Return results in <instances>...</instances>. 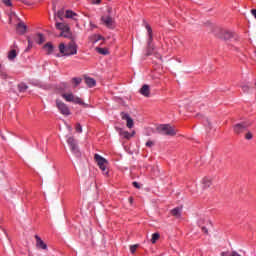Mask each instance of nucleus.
<instances>
[{
	"instance_id": "nucleus-29",
	"label": "nucleus",
	"mask_w": 256,
	"mask_h": 256,
	"mask_svg": "<svg viewBox=\"0 0 256 256\" xmlns=\"http://www.w3.org/2000/svg\"><path fill=\"white\" fill-rule=\"evenodd\" d=\"M81 78H73L72 83H74V87H77L78 85H81Z\"/></svg>"
},
{
	"instance_id": "nucleus-43",
	"label": "nucleus",
	"mask_w": 256,
	"mask_h": 256,
	"mask_svg": "<svg viewBox=\"0 0 256 256\" xmlns=\"http://www.w3.org/2000/svg\"><path fill=\"white\" fill-rule=\"evenodd\" d=\"M18 1H20V3H24V5H27V1L25 0H18Z\"/></svg>"
},
{
	"instance_id": "nucleus-46",
	"label": "nucleus",
	"mask_w": 256,
	"mask_h": 256,
	"mask_svg": "<svg viewBox=\"0 0 256 256\" xmlns=\"http://www.w3.org/2000/svg\"><path fill=\"white\" fill-rule=\"evenodd\" d=\"M68 128H69V130L71 131V126H69Z\"/></svg>"
},
{
	"instance_id": "nucleus-19",
	"label": "nucleus",
	"mask_w": 256,
	"mask_h": 256,
	"mask_svg": "<svg viewBox=\"0 0 256 256\" xmlns=\"http://www.w3.org/2000/svg\"><path fill=\"white\" fill-rule=\"evenodd\" d=\"M103 36L99 35V34H94L90 37V41L92 43H99V41H103Z\"/></svg>"
},
{
	"instance_id": "nucleus-17",
	"label": "nucleus",
	"mask_w": 256,
	"mask_h": 256,
	"mask_svg": "<svg viewBox=\"0 0 256 256\" xmlns=\"http://www.w3.org/2000/svg\"><path fill=\"white\" fill-rule=\"evenodd\" d=\"M84 81L86 83V85L88 87H95V85H97V81H95V79L91 78V77H85Z\"/></svg>"
},
{
	"instance_id": "nucleus-1",
	"label": "nucleus",
	"mask_w": 256,
	"mask_h": 256,
	"mask_svg": "<svg viewBox=\"0 0 256 256\" xmlns=\"http://www.w3.org/2000/svg\"><path fill=\"white\" fill-rule=\"evenodd\" d=\"M143 25L148 33L146 57H149V55H153V51H155V46L153 45V28H151L149 23L145 20L143 21Z\"/></svg>"
},
{
	"instance_id": "nucleus-16",
	"label": "nucleus",
	"mask_w": 256,
	"mask_h": 256,
	"mask_svg": "<svg viewBox=\"0 0 256 256\" xmlns=\"http://www.w3.org/2000/svg\"><path fill=\"white\" fill-rule=\"evenodd\" d=\"M68 27L69 25L64 22H56V29H58L61 32L67 31Z\"/></svg>"
},
{
	"instance_id": "nucleus-38",
	"label": "nucleus",
	"mask_w": 256,
	"mask_h": 256,
	"mask_svg": "<svg viewBox=\"0 0 256 256\" xmlns=\"http://www.w3.org/2000/svg\"><path fill=\"white\" fill-rule=\"evenodd\" d=\"M153 145H155V142L151 141V140H148L146 142V147H153Z\"/></svg>"
},
{
	"instance_id": "nucleus-8",
	"label": "nucleus",
	"mask_w": 256,
	"mask_h": 256,
	"mask_svg": "<svg viewBox=\"0 0 256 256\" xmlns=\"http://www.w3.org/2000/svg\"><path fill=\"white\" fill-rule=\"evenodd\" d=\"M16 33L18 35H25V33H27V25H25V23L23 21H20L16 25Z\"/></svg>"
},
{
	"instance_id": "nucleus-32",
	"label": "nucleus",
	"mask_w": 256,
	"mask_h": 256,
	"mask_svg": "<svg viewBox=\"0 0 256 256\" xmlns=\"http://www.w3.org/2000/svg\"><path fill=\"white\" fill-rule=\"evenodd\" d=\"M245 139H247V141H251V139H253V133L247 132L245 134Z\"/></svg>"
},
{
	"instance_id": "nucleus-14",
	"label": "nucleus",
	"mask_w": 256,
	"mask_h": 256,
	"mask_svg": "<svg viewBox=\"0 0 256 256\" xmlns=\"http://www.w3.org/2000/svg\"><path fill=\"white\" fill-rule=\"evenodd\" d=\"M211 185H213V181L211 180V178L205 177L202 179L203 189H209V187H211Z\"/></svg>"
},
{
	"instance_id": "nucleus-31",
	"label": "nucleus",
	"mask_w": 256,
	"mask_h": 256,
	"mask_svg": "<svg viewBox=\"0 0 256 256\" xmlns=\"http://www.w3.org/2000/svg\"><path fill=\"white\" fill-rule=\"evenodd\" d=\"M0 77L1 79H4V80L9 79V75H7L6 72L3 70L0 72Z\"/></svg>"
},
{
	"instance_id": "nucleus-28",
	"label": "nucleus",
	"mask_w": 256,
	"mask_h": 256,
	"mask_svg": "<svg viewBox=\"0 0 256 256\" xmlns=\"http://www.w3.org/2000/svg\"><path fill=\"white\" fill-rule=\"evenodd\" d=\"M159 237H160L159 233L152 234L151 243L153 244L157 243V241H159Z\"/></svg>"
},
{
	"instance_id": "nucleus-6",
	"label": "nucleus",
	"mask_w": 256,
	"mask_h": 256,
	"mask_svg": "<svg viewBox=\"0 0 256 256\" xmlns=\"http://www.w3.org/2000/svg\"><path fill=\"white\" fill-rule=\"evenodd\" d=\"M56 107L60 111L61 115H65L66 117L71 115V110H69V106L65 104L63 101L57 99Z\"/></svg>"
},
{
	"instance_id": "nucleus-37",
	"label": "nucleus",
	"mask_w": 256,
	"mask_h": 256,
	"mask_svg": "<svg viewBox=\"0 0 256 256\" xmlns=\"http://www.w3.org/2000/svg\"><path fill=\"white\" fill-rule=\"evenodd\" d=\"M242 90L244 91V93H249V85H243Z\"/></svg>"
},
{
	"instance_id": "nucleus-4",
	"label": "nucleus",
	"mask_w": 256,
	"mask_h": 256,
	"mask_svg": "<svg viewBox=\"0 0 256 256\" xmlns=\"http://www.w3.org/2000/svg\"><path fill=\"white\" fill-rule=\"evenodd\" d=\"M157 131L160 135H168V137H175V135H177V130L169 124H162L158 126Z\"/></svg>"
},
{
	"instance_id": "nucleus-30",
	"label": "nucleus",
	"mask_w": 256,
	"mask_h": 256,
	"mask_svg": "<svg viewBox=\"0 0 256 256\" xmlns=\"http://www.w3.org/2000/svg\"><path fill=\"white\" fill-rule=\"evenodd\" d=\"M37 37H38L39 45H41V43L45 42V37H43V34H38Z\"/></svg>"
},
{
	"instance_id": "nucleus-34",
	"label": "nucleus",
	"mask_w": 256,
	"mask_h": 256,
	"mask_svg": "<svg viewBox=\"0 0 256 256\" xmlns=\"http://www.w3.org/2000/svg\"><path fill=\"white\" fill-rule=\"evenodd\" d=\"M76 131H77V133H83V128L81 127V124H77L76 125Z\"/></svg>"
},
{
	"instance_id": "nucleus-45",
	"label": "nucleus",
	"mask_w": 256,
	"mask_h": 256,
	"mask_svg": "<svg viewBox=\"0 0 256 256\" xmlns=\"http://www.w3.org/2000/svg\"><path fill=\"white\" fill-rule=\"evenodd\" d=\"M108 13H111V8L108 9Z\"/></svg>"
},
{
	"instance_id": "nucleus-9",
	"label": "nucleus",
	"mask_w": 256,
	"mask_h": 256,
	"mask_svg": "<svg viewBox=\"0 0 256 256\" xmlns=\"http://www.w3.org/2000/svg\"><path fill=\"white\" fill-rule=\"evenodd\" d=\"M101 21L109 29H111L113 27V24L115 23V21L113 20V17L111 16H102Z\"/></svg>"
},
{
	"instance_id": "nucleus-11",
	"label": "nucleus",
	"mask_w": 256,
	"mask_h": 256,
	"mask_svg": "<svg viewBox=\"0 0 256 256\" xmlns=\"http://www.w3.org/2000/svg\"><path fill=\"white\" fill-rule=\"evenodd\" d=\"M247 127H249V124L247 123L236 124L234 126V132L237 133V135H239V133H243V131H245Z\"/></svg>"
},
{
	"instance_id": "nucleus-13",
	"label": "nucleus",
	"mask_w": 256,
	"mask_h": 256,
	"mask_svg": "<svg viewBox=\"0 0 256 256\" xmlns=\"http://www.w3.org/2000/svg\"><path fill=\"white\" fill-rule=\"evenodd\" d=\"M139 92L144 97H149V95H151V90L149 88V85H147V84H144Z\"/></svg>"
},
{
	"instance_id": "nucleus-41",
	"label": "nucleus",
	"mask_w": 256,
	"mask_h": 256,
	"mask_svg": "<svg viewBox=\"0 0 256 256\" xmlns=\"http://www.w3.org/2000/svg\"><path fill=\"white\" fill-rule=\"evenodd\" d=\"M202 231L203 233H205L207 235V233H209V230H207V227H202Z\"/></svg>"
},
{
	"instance_id": "nucleus-26",
	"label": "nucleus",
	"mask_w": 256,
	"mask_h": 256,
	"mask_svg": "<svg viewBox=\"0 0 256 256\" xmlns=\"http://www.w3.org/2000/svg\"><path fill=\"white\" fill-rule=\"evenodd\" d=\"M72 103H75V105H85V102H83V100L77 96H74Z\"/></svg>"
},
{
	"instance_id": "nucleus-12",
	"label": "nucleus",
	"mask_w": 256,
	"mask_h": 256,
	"mask_svg": "<svg viewBox=\"0 0 256 256\" xmlns=\"http://www.w3.org/2000/svg\"><path fill=\"white\" fill-rule=\"evenodd\" d=\"M221 37L224 39V41H231V39H235V33L231 31H224L222 32Z\"/></svg>"
},
{
	"instance_id": "nucleus-36",
	"label": "nucleus",
	"mask_w": 256,
	"mask_h": 256,
	"mask_svg": "<svg viewBox=\"0 0 256 256\" xmlns=\"http://www.w3.org/2000/svg\"><path fill=\"white\" fill-rule=\"evenodd\" d=\"M63 14H64L63 10H59V11L57 12V17H58V19H63Z\"/></svg>"
},
{
	"instance_id": "nucleus-44",
	"label": "nucleus",
	"mask_w": 256,
	"mask_h": 256,
	"mask_svg": "<svg viewBox=\"0 0 256 256\" xmlns=\"http://www.w3.org/2000/svg\"><path fill=\"white\" fill-rule=\"evenodd\" d=\"M208 123V127H211V122L209 120H207Z\"/></svg>"
},
{
	"instance_id": "nucleus-7",
	"label": "nucleus",
	"mask_w": 256,
	"mask_h": 256,
	"mask_svg": "<svg viewBox=\"0 0 256 256\" xmlns=\"http://www.w3.org/2000/svg\"><path fill=\"white\" fill-rule=\"evenodd\" d=\"M120 115L123 121H126V127H128V129H133L135 125V123L133 122V118H131V116L125 112H121Z\"/></svg>"
},
{
	"instance_id": "nucleus-25",
	"label": "nucleus",
	"mask_w": 256,
	"mask_h": 256,
	"mask_svg": "<svg viewBox=\"0 0 256 256\" xmlns=\"http://www.w3.org/2000/svg\"><path fill=\"white\" fill-rule=\"evenodd\" d=\"M15 57H17V50H11L9 53H8V59L10 61H13V59H15Z\"/></svg>"
},
{
	"instance_id": "nucleus-39",
	"label": "nucleus",
	"mask_w": 256,
	"mask_h": 256,
	"mask_svg": "<svg viewBox=\"0 0 256 256\" xmlns=\"http://www.w3.org/2000/svg\"><path fill=\"white\" fill-rule=\"evenodd\" d=\"M132 185H133V187H135L136 189H141V186H140L139 183H137V182H133Z\"/></svg>"
},
{
	"instance_id": "nucleus-10",
	"label": "nucleus",
	"mask_w": 256,
	"mask_h": 256,
	"mask_svg": "<svg viewBox=\"0 0 256 256\" xmlns=\"http://www.w3.org/2000/svg\"><path fill=\"white\" fill-rule=\"evenodd\" d=\"M35 239H36V249H42L43 251H47V245L43 241V239H41L39 235H35Z\"/></svg>"
},
{
	"instance_id": "nucleus-27",
	"label": "nucleus",
	"mask_w": 256,
	"mask_h": 256,
	"mask_svg": "<svg viewBox=\"0 0 256 256\" xmlns=\"http://www.w3.org/2000/svg\"><path fill=\"white\" fill-rule=\"evenodd\" d=\"M18 89H19V91H21L23 93V92L27 91V89H29V87L27 86V84L21 83L18 85Z\"/></svg>"
},
{
	"instance_id": "nucleus-20",
	"label": "nucleus",
	"mask_w": 256,
	"mask_h": 256,
	"mask_svg": "<svg viewBox=\"0 0 256 256\" xmlns=\"http://www.w3.org/2000/svg\"><path fill=\"white\" fill-rule=\"evenodd\" d=\"M44 50L46 51L47 55H51V53H53L54 47L53 44H51V42H48L44 45Z\"/></svg>"
},
{
	"instance_id": "nucleus-33",
	"label": "nucleus",
	"mask_w": 256,
	"mask_h": 256,
	"mask_svg": "<svg viewBox=\"0 0 256 256\" xmlns=\"http://www.w3.org/2000/svg\"><path fill=\"white\" fill-rule=\"evenodd\" d=\"M2 2L4 3V5H6V7H12L13 3H11V0H2Z\"/></svg>"
},
{
	"instance_id": "nucleus-3",
	"label": "nucleus",
	"mask_w": 256,
	"mask_h": 256,
	"mask_svg": "<svg viewBox=\"0 0 256 256\" xmlns=\"http://www.w3.org/2000/svg\"><path fill=\"white\" fill-rule=\"evenodd\" d=\"M94 159L99 169H101L103 175H109V162L107 161V159L103 158L99 154H95Z\"/></svg>"
},
{
	"instance_id": "nucleus-35",
	"label": "nucleus",
	"mask_w": 256,
	"mask_h": 256,
	"mask_svg": "<svg viewBox=\"0 0 256 256\" xmlns=\"http://www.w3.org/2000/svg\"><path fill=\"white\" fill-rule=\"evenodd\" d=\"M138 247H139V245H132V246H130L131 253H135V251H137Z\"/></svg>"
},
{
	"instance_id": "nucleus-2",
	"label": "nucleus",
	"mask_w": 256,
	"mask_h": 256,
	"mask_svg": "<svg viewBox=\"0 0 256 256\" xmlns=\"http://www.w3.org/2000/svg\"><path fill=\"white\" fill-rule=\"evenodd\" d=\"M59 51L66 57H69V55H77V44L75 43V40L72 39L67 46H65L64 43H61L59 45Z\"/></svg>"
},
{
	"instance_id": "nucleus-15",
	"label": "nucleus",
	"mask_w": 256,
	"mask_h": 256,
	"mask_svg": "<svg viewBox=\"0 0 256 256\" xmlns=\"http://www.w3.org/2000/svg\"><path fill=\"white\" fill-rule=\"evenodd\" d=\"M60 37H65L66 39H73V34L71 33V28L68 27L67 30H63L60 33Z\"/></svg>"
},
{
	"instance_id": "nucleus-18",
	"label": "nucleus",
	"mask_w": 256,
	"mask_h": 256,
	"mask_svg": "<svg viewBox=\"0 0 256 256\" xmlns=\"http://www.w3.org/2000/svg\"><path fill=\"white\" fill-rule=\"evenodd\" d=\"M62 97L68 103H73V99L75 98V95H73V93H64L62 94Z\"/></svg>"
},
{
	"instance_id": "nucleus-23",
	"label": "nucleus",
	"mask_w": 256,
	"mask_h": 256,
	"mask_svg": "<svg viewBox=\"0 0 256 256\" xmlns=\"http://www.w3.org/2000/svg\"><path fill=\"white\" fill-rule=\"evenodd\" d=\"M119 134L125 139H131V137H133V135H131L128 131H124L122 129H120Z\"/></svg>"
},
{
	"instance_id": "nucleus-22",
	"label": "nucleus",
	"mask_w": 256,
	"mask_h": 256,
	"mask_svg": "<svg viewBox=\"0 0 256 256\" xmlns=\"http://www.w3.org/2000/svg\"><path fill=\"white\" fill-rule=\"evenodd\" d=\"M173 217H181V208L177 207L171 210Z\"/></svg>"
},
{
	"instance_id": "nucleus-40",
	"label": "nucleus",
	"mask_w": 256,
	"mask_h": 256,
	"mask_svg": "<svg viewBox=\"0 0 256 256\" xmlns=\"http://www.w3.org/2000/svg\"><path fill=\"white\" fill-rule=\"evenodd\" d=\"M15 15H16L15 12H12L10 14L9 23H11L13 21V16L15 17Z\"/></svg>"
},
{
	"instance_id": "nucleus-21",
	"label": "nucleus",
	"mask_w": 256,
	"mask_h": 256,
	"mask_svg": "<svg viewBox=\"0 0 256 256\" xmlns=\"http://www.w3.org/2000/svg\"><path fill=\"white\" fill-rule=\"evenodd\" d=\"M75 17H77V13H75L71 10L66 11V14H65L66 19H75Z\"/></svg>"
},
{
	"instance_id": "nucleus-24",
	"label": "nucleus",
	"mask_w": 256,
	"mask_h": 256,
	"mask_svg": "<svg viewBox=\"0 0 256 256\" xmlns=\"http://www.w3.org/2000/svg\"><path fill=\"white\" fill-rule=\"evenodd\" d=\"M96 51L97 53H99L100 55H109V50L107 48H99L96 47Z\"/></svg>"
},
{
	"instance_id": "nucleus-42",
	"label": "nucleus",
	"mask_w": 256,
	"mask_h": 256,
	"mask_svg": "<svg viewBox=\"0 0 256 256\" xmlns=\"http://www.w3.org/2000/svg\"><path fill=\"white\" fill-rule=\"evenodd\" d=\"M96 5H99V4H101V0H95V2H94Z\"/></svg>"
},
{
	"instance_id": "nucleus-5",
	"label": "nucleus",
	"mask_w": 256,
	"mask_h": 256,
	"mask_svg": "<svg viewBox=\"0 0 256 256\" xmlns=\"http://www.w3.org/2000/svg\"><path fill=\"white\" fill-rule=\"evenodd\" d=\"M67 143L70 145L72 153H74L76 157H81V151H79V146H77V141H75L73 136L68 137Z\"/></svg>"
}]
</instances>
